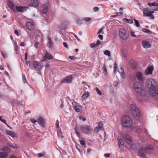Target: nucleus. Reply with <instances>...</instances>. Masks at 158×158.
I'll return each instance as SVG.
<instances>
[{"label": "nucleus", "mask_w": 158, "mask_h": 158, "mask_svg": "<svg viewBox=\"0 0 158 158\" xmlns=\"http://www.w3.org/2000/svg\"><path fill=\"white\" fill-rule=\"evenodd\" d=\"M110 154V153H105L104 155V156L105 157H109Z\"/></svg>", "instance_id": "e2e57ef3"}, {"label": "nucleus", "mask_w": 158, "mask_h": 158, "mask_svg": "<svg viewBox=\"0 0 158 158\" xmlns=\"http://www.w3.org/2000/svg\"><path fill=\"white\" fill-rule=\"evenodd\" d=\"M104 54L106 55H107L109 57L110 56V52L108 50H105L104 52Z\"/></svg>", "instance_id": "c9c22d12"}, {"label": "nucleus", "mask_w": 158, "mask_h": 158, "mask_svg": "<svg viewBox=\"0 0 158 158\" xmlns=\"http://www.w3.org/2000/svg\"><path fill=\"white\" fill-rule=\"evenodd\" d=\"M30 62L29 61H26V64L28 66H30Z\"/></svg>", "instance_id": "338daca9"}, {"label": "nucleus", "mask_w": 158, "mask_h": 158, "mask_svg": "<svg viewBox=\"0 0 158 158\" xmlns=\"http://www.w3.org/2000/svg\"><path fill=\"white\" fill-rule=\"evenodd\" d=\"M63 44L64 46L66 48H68V45L66 42H63Z\"/></svg>", "instance_id": "5fc2aeb1"}, {"label": "nucleus", "mask_w": 158, "mask_h": 158, "mask_svg": "<svg viewBox=\"0 0 158 158\" xmlns=\"http://www.w3.org/2000/svg\"><path fill=\"white\" fill-rule=\"evenodd\" d=\"M27 53H25V60H27Z\"/></svg>", "instance_id": "69168bd1"}, {"label": "nucleus", "mask_w": 158, "mask_h": 158, "mask_svg": "<svg viewBox=\"0 0 158 158\" xmlns=\"http://www.w3.org/2000/svg\"><path fill=\"white\" fill-rule=\"evenodd\" d=\"M7 156V154L3 152H0V157L1 158H6Z\"/></svg>", "instance_id": "2f4dec72"}, {"label": "nucleus", "mask_w": 158, "mask_h": 158, "mask_svg": "<svg viewBox=\"0 0 158 158\" xmlns=\"http://www.w3.org/2000/svg\"><path fill=\"white\" fill-rule=\"evenodd\" d=\"M72 75H69L68 77H66L65 78L63 79L61 81V83H69L71 82L72 80Z\"/></svg>", "instance_id": "f8f14e48"}, {"label": "nucleus", "mask_w": 158, "mask_h": 158, "mask_svg": "<svg viewBox=\"0 0 158 158\" xmlns=\"http://www.w3.org/2000/svg\"><path fill=\"white\" fill-rule=\"evenodd\" d=\"M149 92L153 99L158 100V89L157 87L153 89H150Z\"/></svg>", "instance_id": "6e6552de"}, {"label": "nucleus", "mask_w": 158, "mask_h": 158, "mask_svg": "<svg viewBox=\"0 0 158 158\" xmlns=\"http://www.w3.org/2000/svg\"><path fill=\"white\" fill-rule=\"evenodd\" d=\"M75 111L77 112H80L81 110V107L80 105H78L74 108Z\"/></svg>", "instance_id": "473e14b6"}, {"label": "nucleus", "mask_w": 158, "mask_h": 158, "mask_svg": "<svg viewBox=\"0 0 158 158\" xmlns=\"http://www.w3.org/2000/svg\"><path fill=\"white\" fill-rule=\"evenodd\" d=\"M74 129L75 131V133L77 136L78 137H80L81 136V134L80 132H79V131L77 130V127H75L74 128Z\"/></svg>", "instance_id": "72a5a7b5"}, {"label": "nucleus", "mask_w": 158, "mask_h": 158, "mask_svg": "<svg viewBox=\"0 0 158 158\" xmlns=\"http://www.w3.org/2000/svg\"><path fill=\"white\" fill-rule=\"evenodd\" d=\"M103 130V126L102 123L101 121L98 123V126L95 128L94 131L95 133H97L99 130Z\"/></svg>", "instance_id": "ddd939ff"}, {"label": "nucleus", "mask_w": 158, "mask_h": 158, "mask_svg": "<svg viewBox=\"0 0 158 158\" xmlns=\"http://www.w3.org/2000/svg\"><path fill=\"white\" fill-rule=\"evenodd\" d=\"M39 5V2L37 0H31L29 5L33 7L37 6Z\"/></svg>", "instance_id": "6ab92c4d"}, {"label": "nucleus", "mask_w": 158, "mask_h": 158, "mask_svg": "<svg viewBox=\"0 0 158 158\" xmlns=\"http://www.w3.org/2000/svg\"><path fill=\"white\" fill-rule=\"evenodd\" d=\"M48 4H44L43 6V13L46 14L48 11Z\"/></svg>", "instance_id": "bb28decb"}, {"label": "nucleus", "mask_w": 158, "mask_h": 158, "mask_svg": "<svg viewBox=\"0 0 158 158\" xmlns=\"http://www.w3.org/2000/svg\"><path fill=\"white\" fill-rule=\"evenodd\" d=\"M129 64L132 69H135V68L136 63L133 60H131L129 62Z\"/></svg>", "instance_id": "a878e982"}, {"label": "nucleus", "mask_w": 158, "mask_h": 158, "mask_svg": "<svg viewBox=\"0 0 158 158\" xmlns=\"http://www.w3.org/2000/svg\"><path fill=\"white\" fill-rule=\"evenodd\" d=\"M133 88L135 92L139 95L141 100L145 101L148 99V97L145 93L143 94V85L140 82H135L133 84Z\"/></svg>", "instance_id": "f03ea898"}, {"label": "nucleus", "mask_w": 158, "mask_h": 158, "mask_svg": "<svg viewBox=\"0 0 158 158\" xmlns=\"http://www.w3.org/2000/svg\"><path fill=\"white\" fill-rule=\"evenodd\" d=\"M72 105L75 108L78 105V103L76 102H72Z\"/></svg>", "instance_id": "a18cd8bd"}, {"label": "nucleus", "mask_w": 158, "mask_h": 158, "mask_svg": "<svg viewBox=\"0 0 158 158\" xmlns=\"http://www.w3.org/2000/svg\"><path fill=\"white\" fill-rule=\"evenodd\" d=\"M148 5L149 6L152 5L155 6H158V3H157L156 2L152 3H148Z\"/></svg>", "instance_id": "4c0bfd02"}, {"label": "nucleus", "mask_w": 158, "mask_h": 158, "mask_svg": "<svg viewBox=\"0 0 158 158\" xmlns=\"http://www.w3.org/2000/svg\"><path fill=\"white\" fill-rule=\"evenodd\" d=\"M102 69L105 75H106L107 74L106 68L105 65H104L102 68Z\"/></svg>", "instance_id": "f704fd0d"}, {"label": "nucleus", "mask_w": 158, "mask_h": 158, "mask_svg": "<svg viewBox=\"0 0 158 158\" xmlns=\"http://www.w3.org/2000/svg\"><path fill=\"white\" fill-rule=\"evenodd\" d=\"M118 71L122 77L123 78H124L125 77V75L124 74L123 69L122 67H121L120 68L118 69Z\"/></svg>", "instance_id": "393cba45"}, {"label": "nucleus", "mask_w": 158, "mask_h": 158, "mask_svg": "<svg viewBox=\"0 0 158 158\" xmlns=\"http://www.w3.org/2000/svg\"><path fill=\"white\" fill-rule=\"evenodd\" d=\"M69 58L71 60H74L75 58V57L74 56H69Z\"/></svg>", "instance_id": "bf43d9fd"}, {"label": "nucleus", "mask_w": 158, "mask_h": 158, "mask_svg": "<svg viewBox=\"0 0 158 158\" xmlns=\"http://www.w3.org/2000/svg\"><path fill=\"white\" fill-rule=\"evenodd\" d=\"M89 95V92H87L86 93H84L81 97V99L82 101L85 100L86 98H88Z\"/></svg>", "instance_id": "b1692460"}, {"label": "nucleus", "mask_w": 158, "mask_h": 158, "mask_svg": "<svg viewBox=\"0 0 158 158\" xmlns=\"http://www.w3.org/2000/svg\"><path fill=\"white\" fill-rule=\"evenodd\" d=\"M117 64L116 63H115V64H114V72H115L116 71V68H117Z\"/></svg>", "instance_id": "13d9d810"}, {"label": "nucleus", "mask_w": 158, "mask_h": 158, "mask_svg": "<svg viewBox=\"0 0 158 158\" xmlns=\"http://www.w3.org/2000/svg\"><path fill=\"white\" fill-rule=\"evenodd\" d=\"M39 44V42L38 41H36L35 42V47L36 48H38V45Z\"/></svg>", "instance_id": "6e6d98bb"}, {"label": "nucleus", "mask_w": 158, "mask_h": 158, "mask_svg": "<svg viewBox=\"0 0 158 158\" xmlns=\"http://www.w3.org/2000/svg\"><path fill=\"white\" fill-rule=\"evenodd\" d=\"M95 46H96L95 45V43H91L90 44V47L91 48H93Z\"/></svg>", "instance_id": "3c124183"}, {"label": "nucleus", "mask_w": 158, "mask_h": 158, "mask_svg": "<svg viewBox=\"0 0 158 158\" xmlns=\"http://www.w3.org/2000/svg\"><path fill=\"white\" fill-rule=\"evenodd\" d=\"M95 89L97 93L99 95H101L102 94L101 92L99 90V89L98 88L96 87L95 88Z\"/></svg>", "instance_id": "a19ab883"}, {"label": "nucleus", "mask_w": 158, "mask_h": 158, "mask_svg": "<svg viewBox=\"0 0 158 158\" xmlns=\"http://www.w3.org/2000/svg\"><path fill=\"white\" fill-rule=\"evenodd\" d=\"M18 49H19V48L18 47L17 44L16 43H15V44H14V50L15 51H16L18 50Z\"/></svg>", "instance_id": "ea45409f"}, {"label": "nucleus", "mask_w": 158, "mask_h": 158, "mask_svg": "<svg viewBox=\"0 0 158 158\" xmlns=\"http://www.w3.org/2000/svg\"><path fill=\"white\" fill-rule=\"evenodd\" d=\"M8 3L9 7L14 11L16 10L20 12H23L26 11L28 9V7L27 6H15L13 3L10 1L8 2Z\"/></svg>", "instance_id": "7ed1b4c3"}, {"label": "nucleus", "mask_w": 158, "mask_h": 158, "mask_svg": "<svg viewBox=\"0 0 158 158\" xmlns=\"http://www.w3.org/2000/svg\"><path fill=\"white\" fill-rule=\"evenodd\" d=\"M143 151L145 152H148V150H152L153 148V147L152 145H148L145 147H143Z\"/></svg>", "instance_id": "412c9836"}, {"label": "nucleus", "mask_w": 158, "mask_h": 158, "mask_svg": "<svg viewBox=\"0 0 158 158\" xmlns=\"http://www.w3.org/2000/svg\"><path fill=\"white\" fill-rule=\"evenodd\" d=\"M31 121L33 123H35V122H38V120L37 121H36V120H35L34 119H31Z\"/></svg>", "instance_id": "052dcab7"}, {"label": "nucleus", "mask_w": 158, "mask_h": 158, "mask_svg": "<svg viewBox=\"0 0 158 158\" xmlns=\"http://www.w3.org/2000/svg\"><path fill=\"white\" fill-rule=\"evenodd\" d=\"M5 132L6 134L10 135L12 137H14L17 136L16 134H15L14 132L10 130H6Z\"/></svg>", "instance_id": "aec40b11"}, {"label": "nucleus", "mask_w": 158, "mask_h": 158, "mask_svg": "<svg viewBox=\"0 0 158 158\" xmlns=\"http://www.w3.org/2000/svg\"><path fill=\"white\" fill-rule=\"evenodd\" d=\"M1 53L2 54V55L3 56V57L4 58H6L7 57V55L6 54H4L3 53V52H2V51H1Z\"/></svg>", "instance_id": "de8ad7c7"}, {"label": "nucleus", "mask_w": 158, "mask_h": 158, "mask_svg": "<svg viewBox=\"0 0 158 158\" xmlns=\"http://www.w3.org/2000/svg\"><path fill=\"white\" fill-rule=\"evenodd\" d=\"M38 122L42 126L44 127L45 126V120L44 118L41 117H39L38 119Z\"/></svg>", "instance_id": "f3484780"}, {"label": "nucleus", "mask_w": 158, "mask_h": 158, "mask_svg": "<svg viewBox=\"0 0 158 158\" xmlns=\"http://www.w3.org/2000/svg\"><path fill=\"white\" fill-rule=\"evenodd\" d=\"M57 134L59 137L62 138L63 137V134L61 130H57Z\"/></svg>", "instance_id": "c756f323"}, {"label": "nucleus", "mask_w": 158, "mask_h": 158, "mask_svg": "<svg viewBox=\"0 0 158 158\" xmlns=\"http://www.w3.org/2000/svg\"><path fill=\"white\" fill-rule=\"evenodd\" d=\"M80 143L82 145H84V146H85V145L86 144V143L85 142V141L83 140H80Z\"/></svg>", "instance_id": "37998d69"}, {"label": "nucleus", "mask_w": 158, "mask_h": 158, "mask_svg": "<svg viewBox=\"0 0 158 158\" xmlns=\"http://www.w3.org/2000/svg\"><path fill=\"white\" fill-rule=\"evenodd\" d=\"M125 20L126 21V22L127 23L130 24H132L133 23V21L132 19H125Z\"/></svg>", "instance_id": "e433bc0d"}, {"label": "nucleus", "mask_w": 158, "mask_h": 158, "mask_svg": "<svg viewBox=\"0 0 158 158\" xmlns=\"http://www.w3.org/2000/svg\"><path fill=\"white\" fill-rule=\"evenodd\" d=\"M9 158H17V157H16L14 155H12L10 156Z\"/></svg>", "instance_id": "774afa93"}, {"label": "nucleus", "mask_w": 158, "mask_h": 158, "mask_svg": "<svg viewBox=\"0 0 158 158\" xmlns=\"http://www.w3.org/2000/svg\"><path fill=\"white\" fill-rule=\"evenodd\" d=\"M156 85V83L153 79L150 78L148 79L146 82V85L149 89V91H150V89H152L156 88L155 87Z\"/></svg>", "instance_id": "423d86ee"}, {"label": "nucleus", "mask_w": 158, "mask_h": 158, "mask_svg": "<svg viewBox=\"0 0 158 158\" xmlns=\"http://www.w3.org/2000/svg\"><path fill=\"white\" fill-rule=\"evenodd\" d=\"M154 70V67L153 65L148 66L146 69L145 73L146 75L151 74Z\"/></svg>", "instance_id": "9b49d317"}, {"label": "nucleus", "mask_w": 158, "mask_h": 158, "mask_svg": "<svg viewBox=\"0 0 158 158\" xmlns=\"http://www.w3.org/2000/svg\"><path fill=\"white\" fill-rule=\"evenodd\" d=\"M102 28H101L100 30L98 32L97 34H99L101 33L102 34H103L104 33V32H102Z\"/></svg>", "instance_id": "8fccbe9b"}, {"label": "nucleus", "mask_w": 158, "mask_h": 158, "mask_svg": "<svg viewBox=\"0 0 158 158\" xmlns=\"http://www.w3.org/2000/svg\"><path fill=\"white\" fill-rule=\"evenodd\" d=\"M79 118L80 120H82L83 121H84L86 120V118L82 116H80L79 117Z\"/></svg>", "instance_id": "c03bdc74"}, {"label": "nucleus", "mask_w": 158, "mask_h": 158, "mask_svg": "<svg viewBox=\"0 0 158 158\" xmlns=\"http://www.w3.org/2000/svg\"><path fill=\"white\" fill-rule=\"evenodd\" d=\"M130 110L133 116L136 119H138L141 116L140 111L136 105L132 104L131 105Z\"/></svg>", "instance_id": "20e7f679"}, {"label": "nucleus", "mask_w": 158, "mask_h": 158, "mask_svg": "<svg viewBox=\"0 0 158 158\" xmlns=\"http://www.w3.org/2000/svg\"><path fill=\"white\" fill-rule=\"evenodd\" d=\"M143 47L144 48H148L151 46V44L148 41H143L142 42Z\"/></svg>", "instance_id": "a211bd4d"}, {"label": "nucleus", "mask_w": 158, "mask_h": 158, "mask_svg": "<svg viewBox=\"0 0 158 158\" xmlns=\"http://www.w3.org/2000/svg\"><path fill=\"white\" fill-rule=\"evenodd\" d=\"M123 136L124 140L127 143L131 145H133V141L129 134H124Z\"/></svg>", "instance_id": "1a4fd4ad"}, {"label": "nucleus", "mask_w": 158, "mask_h": 158, "mask_svg": "<svg viewBox=\"0 0 158 158\" xmlns=\"http://www.w3.org/2000/svg\"><path fill=\"white\" fill-rule=\"evenodd\" d=\"M23 77L24 79V83H26V79L25 77V76L24 74H23Z\"/></svg>", "instance_id": "680f3d73"}, {"label": "nucleus", "mask_w": 158, "mask_h": 158, "mask_svg": "<svg viewBox=\"0 0 158 158\" xmlns=\"http://www.w3.org/2000/svg\"><path fill=\"white\" fill-rule=\"evenodd\" d=\"M33 66L34 68L37 70H40L43 66L38 61H35L33 63Z\"/></svg>", "instance_id": "9d476101"}, {"label": "nucleus", "mask_w": 158, "mask_h": 158, "mask_svg": "<svg viewBox=\"0 0 158 158\" xmlns=\"http://www.w3.org/2000/svg\"><path fill=\"white\" fill-rule=\"evenodd\" d=\"M143 15L144 16H149L152 15V14H153V12H143Z\"/></svg>", "instance_id": "7c9ffc66"}, {"label": "nucleus", "mask_w": 158, "mask_h": 158, "mask_svg": "<svg viewBox=\"0 0 158 158\" xmlns=\"http://www.w3.org/2000/svg\"><path fill=\"white\" fill-rule=\"evenodd\" d=\"M1 122H3V123H5V124H6L7 126H8V127H9L10 128V129H11V128L10 127H9V126L6 123V120H5L4 119H2V120H1Z\"/></svg>", "instance_id": "49530a36"}, {"label": "nucleus", "mask_w": 158, "mask_h": 158, "mask_svg": "<svg viewBox=\"0 0 158 158\" xmlns=\"http://www.w3.org/2000/svg\"><path fill=\"white\" fill-rule=\"evenodd\" d=\"M80 130L83 133L87 134H90L93 131V129L90 126L87 125H81L80 126Z\"/></svg>", "instance_id": "39448f33"}, {"label": "nucleus", "mask_w": 158, "mask_h": 158, "mask_svg": "<svg viewBox=\"0 0 158 158\" xmlns=\"http://www.w3.org/2000/svg\"><path fill=\"white\" fill-rule=\"evenodd\" d=\"M98 37L101 40H102L103 39V35H98Z\"/></svg>", "instance_id": "0e129e2a"}, {"label": "nucleus", "mask_w": 158, "mask_h": 158, "mask_svg": "<svg viewBox=\"0 0 158 158\" xmlns=\"http://www.w3.org/2000/svg\"><path fill=\"white\" fill-rule=\"evenodd\" d=\"M120 37L123 40H126L129 36L128 33L123 28L120 29L119 32Z\"/></svg>", "instance_id": "0eeeda50"}, {"label": "nucleus", "mask_w": 158, "mask_h": 158, "mask_svg": "<svg viewBox=\"0 0 158 158\" xmlns=\"http://www.w3.org/2000/svg\"><path fill=\"white\" fill-rule=\"evenodd\" d=\"M143 147H141L138 150V155L141 158H146L144 153L145 152L143 151Z\"/></svg>", "instance_id": "dca6fc26"}, {"label": "nucleus", "mask_w": 158, "mask_h": 158, "mask_svg": "<svg viewBox=\"0 0 158 158\" xmlns=\"http://www.w3.org/2000/svg\"><path fill=\"white\" fill-rule=\"evenodd\" d=\"M26 27L29 30L31 31L33 28V25L31 22H28L26 23Z\"/></svg>", "instance_id": "4be33fe9"}, {"label": "nucleus", "mask_w": 158, "mask_h": 158, "mask_svg": "<svg viewBox=\"0 0 158 158\" xmlns=\"http://www.w3.org/2000/svg\"><path fill=\"white\" fill-rule=\"evenodd\" d=\"M132 121L131 118L128 116L125 115L123 117L121 120V123L123 127H130L131 131H138L139 129L132 125Z\"/></svg>", "instance_id": "f257e3e1"}, {"label": "nucleus", "mask_w": 158, "mask_h": 158, "mask_svg": "<svg viewBox=\"0 0 158 158\" xmlns=\"http://www.w3.org/2000/svg\"><path fill=\"white\" fill-rule=\"evenodd\" d=\"M44 59L42 60V61L47 60H51L53 59L52 55L48 52H46L43 57Z\"/></svg>", "instance_id": "4468645a"}, {"label": "nucleus", "mask_w": 158, "mask_h": 158, "mask_svg": "<svg viewBox=\"0 0 158 158\" xmlns=\"http://www.w3.org/2000/svg\"><path fill=\"white\" fill-rule=\"evenodd\" d=\"M117 140L119 144V148H123L124 146V143L122 139L118 138Z\"/></svg>", "instance_id": "5701e85b"}, {"label": "nucleus", "mask_w": 158, "mask_h": 158, "mask_svg": "<svg viewBox=\"0 0 158 158\" xmlns=\"http://www.w3.org/2000/svg\"><path fill=\"white\" fill-rule=\"evenodd\" d=\"M48 46L49 48H50L52 46L53 43L51 39L50 38H48Z\"/></svg>", "instance_id": "cd10ccee"}, {"label": "nucleus", "mask_w": 158, "mask_h": 158, "mask_svg": "<svg viewBox=\"0 0 158 158\" xmlns=\"http://www.w3.org/2000/svg\"><path fill=\"white\" fill-rule=\"evenodd\" d=\"M56 125L57 128H58L59 127V123L58 120L56 121Z\"/></svg>", "instance_id": "4d7b16f0"}, {"label": "nucleus", "mask_w": 158, "mask_h": 158, "mask_svg": "<svg viewBox=\"0 0 158 158\" xmlns=\"http://www.w3.org/2000/svg\"><path fill=\"white\" fill-rule=\"evenodd\" d=\"M93 10L94 12H96L99 10V8L97 7H95L94 8Z\"/></svg>", "instance_id": "603ef678"}, {"label": "nucleus", "mask_w": 158, "mask_h": 158, "mask_svg": "<svg viewBox=\"0 0 158 158\" xmlns=\"http://www.w3.org/2000/svg\"><path fill=\"white\" fill-rule=\"evenodd\" d=\"M142 30L143 32L148 34H152V31L147 29L143 28Z\"/></svg>", "instance_id": "c85d7f7f"}, {"label": "nucleus", "mask_w": 158, "mask_h": 158, "mask_svg": "<svg viewBox=\"0 0 158 158\" xmlns=\"http://www.w3.org/2000/svg\"><path fill=\"white\" fill-rule=\"evenodd\" d=\"M131 35L132 37H136V35L134 34V32H133L132 31H131Z\"/></svg>", "instance_id": "864d4df0"}, {"label": "nucleus", "mask_w": 158, "mask_h": 158, "mask_svg": "<svg viewBox=\"0 0 158 158\" xmlns=\"http://www.w3.org/2000/svg\"><path fill=\"white\" fill-rule=\"evenodd\" d=\"M83 19L86 22L89 21L90 20L91 18L89 17H86L83 18Z\"/></svg>", "instance_id": "79ce46f5"}, {"label": "nucleus", "mask_w": 158, "mask_h": 158, "mask_svg": "<svg viewBox=\"0 0 158 158\" xmlns=\"http://www.w3.org/2000/svg\"><path fill=\"white\" fill-rule=\"evenodd\" d=\"M134 20L135 21L136 26L137 27H139L140 26V24L138 21L135 19H134Z\"/></svg>", "instance_id": "58836bf2"}, {"label": "nucleus", "mask_w": 158, "mask_h": 158, "mask_svg": "<svg viewBox=\"0 0 158 158\" xmlns=\"http://www.w3.org/2000/svg\"><path fill=\"white\" fill-rule=\"evenodd\" d=\"M101 44V41H100L99 40H98L97 41L96 43H95V45L96 46H98V45L100 44Z\"/></svg>", "instance_id": "09e8293b"}, {"label": "nucleus", "mask_w": 158, "mask_h": 158, "mask_svg": "<svg viewBox=\"0 0 158 158\" xmlns=\"http://www.w3.org/2000/svg\"><path fill=\"white\" fill-rule=\"evenodd\" d=\"M136 75L138 80L139 81H143L145 79L143 73L140 72H137L136 73Z\"/></svg>", "instance_id": "2eb2a0df"}]
</instances>
